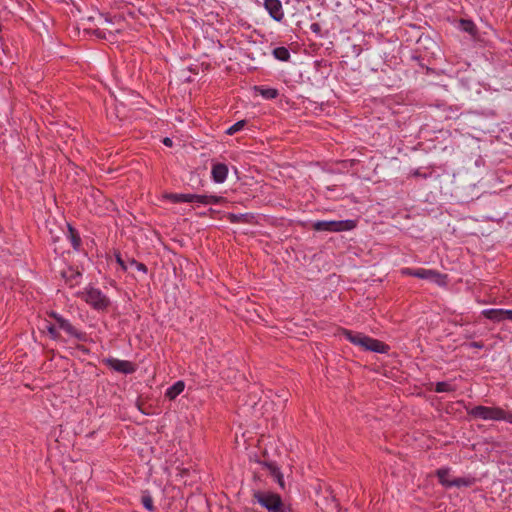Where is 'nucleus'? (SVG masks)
Listing matches in <instances>:
<instances>
[{"label": "nucleus", "mask_w": 512, "mask_h": 512, "mask_svg": "<svg viewBox=\"0 0 512 512\" xmlns=\"http://www.w3.org/2000/svg\"><path fill=\"white\" fill-rule=\"evenodd\" d=\"M412 175H413V176H417V177H418V176H419V177L421 176V177H424V178H426V177H427V174H421V173H420V171H419L418 169H417V170H415V171L412 173Z\"/></svg>", "instance_id": "42"}, {"label": "nucleus", "mask_w": 512, "mask_h": 512, "mask_svg": "<svg viewBox=\"0 0 512 512\" xmlns=\"http://www.w3.org/2000/svg\"><path fill=\"white\" fill-rule=\"evenodd\" d=\"M502 317L504 320H510L512 321V310L510 309H502Z\"/></svg>", "instance_id": "33"}, {"label": "nucleus", "mask_w": 512, "mask_h": 512, "mask_svg": "<svg viewBox=\"0 0 512 512\" xmlns=\"http://www.w3.org/2000/svg\"><path fill=\"white\" fill-rule=\"evenodd\" d=\"M253 500L259 503L268 512H289L290 508L285 505L282 497L270 491H254Z\"/></svg>", "instance_id": "2"}, {"label": "nucleus", "mask_w": 512, "mask_h": 512, "mask_svg": "<svg viewBox=\"0 0 512 512\" xmlns=\"http://www.w3.org/2000/svg\"><path fill=\"white\" fill-rule=\"evenodd\" d=\"M467 414L475 419L482 420H504L512 424V413L505 411L500 407H488L483 405L474 406L472 408H466Z\"/></svg>", "instance_id": "1"}, {"label": "nucleus", "mask_w": 512, "mask_h": 512, "mask_svg": "<svg viewBox=\"0 0 512 512\" xmlns=\"http://www.w3.org/2000/svg\"><path fill=\"white\" fill-rule=\"evenodd\" d=\"M469 346L472 348L482 349L484 347V343L482 341H473L469 343Z\"/></svg>", "instance_id": "34"}, {"label": "nucleus", "mask_w": 512, "mask_h": 512, "mask_svg": "<svg viewBox=\"0 0 512 512\" xmlns=\"http://www.w3.org/2000/svg\"><path fill=\"white\" fill-rule=\"evenodd\" d=\"M47 314L50 318L54 319L57 329L63 330L68 336L73 337L78 341H87V333L77 329L68 319L64 318L56 311H50Z\"/></svg>", "instance_id": "5"}, {"label": "nucleus", "mask_w": 512, "mask_h": 512, "mask_svg": "<svg viewBox=\"0 0 512 512\" xmlns=\"http://www.w3.org/2000/svg\"><path fill=\"white\" fill-rule=\"evenodd\" d=\"M68 228V239L71 242V245L75 251H80L82 240L80 234L76 228H74L71 224L67 223Z\"/></svg>", "instance_id": "14"}, {"label": "nucleus", "mask_w": 512, "mask_h": 512, "mask_svg": "<svg viewBox=\"0 0 512 512\" xmlns=\"http://www.w3.org/2000/svg\"><path fill=\"white\" fill-rule=\"evenodd\" d=\"M227 219L233 223H252L254 219V215L251 213H245V214H235V213H228Z\"/></svg>", "instance_id": "20"}, {"label": "nucleus", "mask_w": 512, "mask_h": 512, "mask_svg": "<svg viewBox=\"0 0 512 512\" xmlns=\"http://www.w3.org/2000/svg\"><path fill=\"white\" fill-rule=\"evenodd\" d=\"M45 328L52 340H60L61 339V334L59 333V331L57 329L56 323L53 324L51 322H47Z\"/></svg>", "instance_id": "27"}, {"label": "nucleus", "mask_w": 512, "mask_h": 512, "mask_svg": "<svg viewBox=\"0 0 512 512\" xmlns=\"http://www.w3.org/2000/svg\"><path fill=\"white\" fill-rule=\"evenodd\" d=\"M217 211L213 208H209L207 212H203V213H200L201 216H206V215H213L215 214Z\"/></svg>", "instance_id": "40"}, {"label": "nucleus", "mask_w": 512, "mask_h": 512, "mask_svg": "<svg viewBox=\"0 0 512 512\" xmlns=\"http://www.w3.org/2000/svg\"><path fill=\"white\" fill-rule=\"evenodd\" d=\"M105 21L110 22L111 19H109L107 16L105 17Z\"/></svg>", "instance_id": "44"}, {"label": "nucleus", "mask_w": 512, "mask_h": 512, "mask_svg": "<svg viewBox=\"0 0 512 512\" xmlns=\"http://www.w3.org/2000/svg\"><path fill=\"white\" fill-rule=\"evenodd\" d=\"M449 473H450V468L448 467H443V468H439L436 470L435 474L438 478V481L439 483L445 487V488H451L452 487V484H451V481L448 477H449Z\"/></svg>", "instance_id": "19"}, {"label": "nucleus", "mask_w": 512, "mask_h": 512, "mask_svg": "<svg viewBox=\"0 0 512 512\" xmlns=\"http://www.w3.org/2000/svg\"><path fill=\"white\" fill-rule=\"evenodd\" d=\"M482 315L485 318H487L493 322H496V323L503 321L502 309H495V308L485 309L482 311Z\"/></svg>", "instance_id": "22"}, {"label": "nucleus", "mask_w": 512, "mask_h": 512, "mask_svg": "<svg viewBox=\"0 0 512 512\" xmlns=\"http://www.w3.org/2000/svg\"><path fill=\"white\" fill-rule=\"evenodd\" d=\"M61 275L65 279L66 283H68L71 287L76 285L79 278L81 277V273L72 267L62 271Z\"/></svg>", "instance_id": "15"}, {"label": "nucleus", "mask_w": 512, "mask_h": 512, "mask_svg": "<svg viewBox=\"0 0 512 512\" xmlns=\"http://www.w3.org/2000/svg\"><path fill=\"white\" fill-rule=\"evenodd\" d=\"M128 264L131 267H135L138 271H140V272H142L144 274H146L148 272L147 266L144 263L138 262L134 258H129L128 259Z\"/></svg>", "instance_id": "28"}, {"label": "nucleus", "mask_w": 512, "mask_h": 512, "mask_svg": "<svg viewBox=\"0 0 512 512\" xmlns=\"http://www.w3.org/2000/svg\"><path fill=\"white\" fill-rule=\"evenodd\" d=\"M128 13L133 17V18H136V13L135 11H132V10H128Z\"/></svg>", "instance_id": "43"}, {"label": "nucleus", "mask_w": 512, "mask_h": 512, "mask_svg": "<svg viewBox=\"0 0 512 512\" xmlns=\"http://www.w3.org/2000/svg\"><path fill=\"white\" fill-rule=\"evenodd\" d=\"M93 33L98 38H102V39L106 38L105 32L103 30L95 29Z\"/></svg>", "instance_id": "36"}, {"label": "nucleus", "mask_w": 512, "mask_h": 512, "mask_svg": "<svg viewBox=\"0 0 512 512\" xmlns=\"http://www.w3.org/2000/svg\"><path fill=\"white\" fill-rule=\"evenodd\" d=\"M273 56L279 61H289L291 55L288 48L284 46L276 47L272 51Z\"/></svg>", "instance_id": "24"}, {"label": "nucleus", "mask_w": 512, "mask_h": 512, "mask_svg": "<svg viewBox=\"0 0 512 512\" xmlns=\"http://www.w3.org/2000/svg\"><path fill=\"white\" fill-rule=\"evenodd\" d=\"M115 259H116V262L120 265L121 269L123 271H127V269H128L127 263L122 259L120 252H118V251L115 252Z\"/></svg>", "instance_id": "32"}, {"label": "nucleus", "mask_w": 512, "mask_h": 512, "mask_svg": "<svg viewBox=\"0 0 512 512\" xmlns=\"http://www.w3.org/2000/svg\"><path fill=\"white\" fill-rule=\"evenodd\" d=\"M342 335L352 344L360 346L363 348L365 344V340L367 338V335L361 333V332H354L352 330H348L343 328L342 329Z\"/></svg>", "instance_id": "13"}, {"label": "nucleus", "mask_w": 512, "mask_h": 512, "mask_svg": "<svg viewBox=\"0 0 512 512\" xmlns=\"http://www.w3.org/2000/svg\"><path fill=\"white\" fill-rule=\"evenodd\" d=\"M9 14H13L14 15V14H16V12L12 11V10H9L7 12H4V15H2V13L0 12V18L1 19H7Z\"/></svg>", "instance_id": "39"}, {"label": "nucleus", "mask_w": 512, "mask_h": 512, "mask_svg": "<svg viewBox=\"0 0 512 512\" xmlns=\"http://www.w3.org/2000/svg\"><path fill=\"white\" fill-rule=\"evenodd\" d=\"M363 349L365 351L386 354L390 350V346L378 339L367 336Z\"/></svg>", "instance_id": "8"}, {"label": "nucleus", "mask_w": 512, "mask_h": 512, "mask_svg": "<svg viewBox=\"0 0 512 512\" xmlns=\"http://www.w3.org/2000/svg\"><path fill=\"white\" fill-rule=\"evenodd\" d=\"M455 390L456 386L446 381L437 382L434 388L437 393L454 392Z\"/></svg>", "instance_id": "26"}, {"label": "nucleus", "mask_w": 512, "mask_h": 512, "mask_svg": "<svg viewBox=\"0 0 512 512\" xmlns=\"http://www.w3.org/2000/svg\"><path fill=\"white\" fill-rule=\"evenodd\" d=\"M356 227L355 220H319L312 224V228L319 232H343Z\"/></svg>", "instance_id": "4"}, {"label": "nucleus", "mask_w": 512, "mask_h": 512, "mask_svg": "<svg viewBox=\"0 0 512 512\" xmlns=\"http://www.w3.org/2000/svg\"><path fill=\"white\" fill-rule=\"evenodd\" d=\"M363 349L365 351L386 354L390 350V346L378 339L367 336Z\"/></svg>", "instance_id": "9"}, {"label": "nucleus", "mask_w": 512, "mask_h": 512, "mask_svg": "<svg viewBox=\"0 0 512 512\" xmlns=\"http://www.w3.org/2000/svg\"><path fill=\"white\" fill-rule=\"evenodd\" d=\"M401 274L405 276H412L419 279L429 280L436 283L439 286H446L448 281L447 274L440 273L436 270L425 269V268H409L405 267L401 269Z\"/></svg>", "instance_id": "3"}, {"label": "nucleus", "mask_w": 512, "mask_h": 512, "mask_svg": "<svg viewBox=\"0 0 512 512\" xmlns=\"http://www.w3.org/2000/svg\"><path fill=\"white\" fill-rule=\"evenodd\" d=\"M185 388V384L183 381H177L172 386H170L166 392L165 397L169 400H174L178 395H180Z\"/></svg>", "instance_id": "18"}, {"label": "nucleus", "mask_w": 512, "mask_h": 512, "mask_svg": "<svg viewBox=\"0 0 512 512\" xmlns=\"http://www.w3.org/2000/svg\"><path fill=\"white\" fill-rule=\"evenodd\" d=\"M265 9L269 15L276 21L280 22L284 18L282 2H263Z\"/></svg>", "instance_id": "12"}, {"label": "nucleus", "mask_w": 512, "mask_h": 512, "mask_svg": "<svg viewBox=\"0 0 512 512\" xmlns=\"http://www.w3.org/2000/svg\"><path fill=\"white\" fill-rule=\"evenodd\" d=\"M254 90L260 94L264 99L271 100L279 96V91L276 88L266 86H255Z\"/></svg>", "instance_id": "17"}, {"label": "nucleus", "mask_w": 512, "mask_h": 512, "mask_svg": "<svg viewBox=\"0 0 512 512\" xmlns=\"http://www.w3.org/2000/svg\"><path fill=\"white\" fill-rule=\"evenodd\" d=\"M263 465L268 469L270 474L276 479L278 484L283 488L284 487L283 474L281 473L277 464L275 462H263Z\"/></svg>", "instance_id": "16"}, {"label": "nucleus", "mask_w": 512, "mask_h": 512, "mask_svg": "<svg viewBox=\"0 0 512 512\" xmlns=\"http://www.w3.org/2000/svg\"><path fill=\"white\" fill-rule=\"evenodd\" d=\"M153 9H156L154 3L152 2L150 4L149 2H147V5L145 8H143L142 6H139L137 11L139 14H141L143 16H148L149 14L153 13Z\"/></svg>", "instance_id": "31"}, {"label": "nucleus", "mask_w": 512, "mask_h": 512, "mask_svg": "<svg viewBox=\"0 0 512 512\" xmlns=\"http://www.w3.org/2000/svg\"><path fill=\"white\" fill-rule=\"evenodd\" d=\"M166 199L170 200L172 203H182L188 202L191 203V197L189 193H169L166 196Z\"/></svg>", "instance_id": "25"}, {"label": "nucleus", "mask_w": 512, "mask_h": 512, "mask_svg": "<svg viewBox=\"0 0 512 512\" xmlns=\"http://www.w3.org/2000/svg\"><path fill=\"white\" fill-rule=\"evenodd\" d=\"M141 502L145 509H147L148 511L152 512L155 510L153 499L150 495H143L141 498Z\"/></svg>", "instance_id": "30"}, {"label": "nucleus", "mask_w": 512, "mask_h": 512, "mask_svg": "<svg viewBox=\"0 0 512 512\" xmlns=\"http://www.w3.org/2000/svg\"><path fill=\"white\" fill-rule=\"evenodd\" d=\"M246 125V120H240L233 124L231 127H229L226 131L228 135H233L243 129V127Z\"/></svg>", "instance_id": "29"}, {"label": "nucleus", "mask_w": 512, "mask_h": 512, "mask_svg": "<svg viewBox=\"0 0 512 512\" xmlns=\"http://www.w3.org/2000/svg\"><path fill=\"white\" fill-rule=\"evenodd\" d=\"M17 6H22V5H25L27 7V11H32V8H31V5L29 2H20V1H17V2H14Z\"/></svg>", "instance_id": "38"}, {"label": "nucleus", "mask_w": 512, "mask_h": 512, "mask_svg": "<svg viewBox=\"0 0 512 512\" xmlns=\"http://www.w3.org/2000/svg\"><path fill=\"white\" fill-rule=\"evenodd\" d=\"M459 27L462 31L467 32L471 36H476L478 33L475 23L469 19H460Z\"/></svg>", "instance_id": "23"}, {"label": "nucleus", "mask_w": 512, "mask_h": 512, "mask_svg": "<svg viewBox=\"0 0 512 512\" xmlns=\"http://www.w3.org/2000/svg\"><path fill=\"white\" fill-rule=\"evenodd\" d=\"M476 483V478L472 476L457 477L451 481L452 487H471Z\"/></svg>", "instance_id": "21"}, {"label": "nucleus", "mask_w": 512, "mask_h": 512, "mask_svg": "<svg viewBox=\"0 0 512 512\" xmlns=\"http://www.w3.org/2000/svg\"><path fill=\"white\" fill-rule=\"evenodd\" d=\"M191 202H197L205 205L221 204L226 202V198L218 195H198L190 194Z\"/></svg>", "instance_id": "11"}, {"label": "nucleus", "mask_w": 512, "mask_h": 512, "mask_svg": "<svg viewBox=\"0 0 512 512\" xmlns=\"http://www.w3.org/2000/svg\"><path fill=\"white\" fill-rule=\"evenodd\" d=\"M82 295L85 302L97 311H105L111 304L110 299L98 288H86Z\"/></svg>", "instance_id": "6"}, {"label": "nucleus", "mask_w": 512, "mask_h": 512, "mask_svg": "<svg viewBox=\"0 0 512 512\" xmlns=\"http://www.w3.org/2000/svg\"><path fill=\"white\" fill-rule=\"evenodd\" d=\"M228 166L225 163H214L211 168V177L215 183H223L228 175Z\"/></svg>", "instance_id": "10"}, {"label": "nucleus", "mask_w": 512, "mask_h": 512, "mask_svg": "<svg viewBox=\"0 0 512 512\" xmlns=\"http://www.w3.org/2000/svg\"><path fill=\"white\" fill-rule=\"evenodd\" d=\"M310 29L316 34H320L321 32V26L319 23H312Z\"/></svg>", "instance_id": "35"}, {"label": "nucleus", "mask_w": 512, "mask_h": 512, "mask_svg": "<svg viewBox=\"0 0 512 512\" xmlns=\"http://www.w3.org/2000/svg\"><path fill=\"white\" fill-rule=\"evenodd\" d=\"M162 143H163L165 146H167V147H172V145H173V141H172V139H171V138H169V137H165V138H163Z\"/></svg>", "instance_id": "37"}, {"label": "nucleus", "mask_w": 512, "mask_h": 512, "mask_svg": "<svg viewBox=\"0 0 512 512\" xmlns=\"http://www.w3.org/2000/svg\"><path fill=\"white\" fill-rule=\"evenodd\" d=\"M102 363L114 371L125 375L133 374L137 369L133 362L128 360H120L113 357L104 358Z\"/></svg>", "instance_id": "7"}, {"label": "nucleus", "mask_w": 512, "mask_h": 512, "mask_svg": "<svg viewBox=\"0 0 512 512\" xmlns=\"http://www.w3.org/2000/svg\"><path fill=\"white\" fill-rule=\"evenodd\" d=\"M76 348L78 350H80L81 352H83V353H89V349L86 346H84V345L79 344V345L76 346Z\"/></svg>", "instance_id": "41"}]
</instances>
